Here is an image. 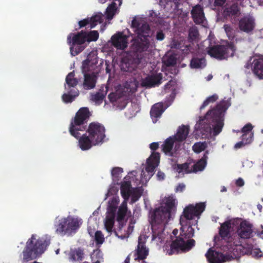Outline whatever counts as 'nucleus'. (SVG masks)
Returning <instances> with one entry per match:
<instances>
[{
  "mask_svg": "<svg viewBox=\"0 0 263 263\" xmlns=\"http://www.w3.org/2000/svg\"><path fill=\"white\" fill-rule=\"evenodd\" d=\"M135 171H132L124 178L121 185V194L124 198V201L120 204L119 198L115 196L109 199L108 201L106 216L104 220L105 229L108 232L112 231L115 223V218L119 222L127 220L131 217V212L127 209V202L129 198H131L132 202H135L140 197L142 190L141 187L132 188V183L137 182L138 180L135 178L136 174Z\"/></svg>",
  "mask_w": 263,
  "mask_h": 263,
  "instance_id": "nucleus-1",
  "label": "nucleus"
},
{
  "mask_svg": "<svg viewBox=\"0 0 263 263\" xmlns=\"http://www.w3.org/2000/svg\"><path fill=\"white\" fill-rule=\"evenodd\" d=\"M204 209V203L190 204L185 207L180 217V223L181 227L180 235L177 236L178 230H174L171 236V242H167L163 246V250L166 254L171 255L180 251H188L195 246V240L191 239L194 236V229L192 227L197 224V219H198Z\"/></svg>",
  "mask_w": 263,
  "mask_h": 263,
  "instance_id": "nucleus-2",
  "label": "nucleus"
},
{
  "mask_svg": "<svg viewBox=\"0 0 263 263\" xmlns=\"http://www.w3.org/2000/svg\"><path fill=\"white\" fill-rule=\"evenodd\" d=\"M177 203V200L174 197H165L162 200L160 206L150 216L149 221L153 233L152 240L158 245L162 243V233L166 224L175 213Z\"/></svg>",
  "mask_w": 263,
  "mask_h": 263,
  "instance_id": "nucleus-3",
  "label": "nucleus"
},
{
  "mask_svg": "<svg viewBox=\"0 0 263 263\" xmlns=\"http://www.w3.org/2000/svg\"><path fill=\"white\" fill-rule=\"evenodd\" d=\"M224 103L222 102V104L217 106L216 109L209 111L204 118L200 120L195 125V129L202 130L205 128L204 124L208 122L210 124L208 129L210 136L218 135L222 130L224 125V112L230 105L228 100L226 105H223Z\"/></svg>",
  "mask_w": 263,
  "mask_h": 263,
  "instance_id": "nucleus-4",
  "label": "nucleus"
},
{
  "mask_svg": "<svg viewBox=\"0 0 263 263\" xmlns=\"http://www.w3.org/2000/svg\"><path fill=\"white\" fill-rule=\"evenodd\" d=\"M105 137L104 127L98 123L89 124L85 134L79 140V146L82 151L103 143Z\"/></svg>",
  "mask_w": 263,
  "mask_h": 263,
  "instance_id": "nucleus-5",
  "label": "nucleus"
},
{
  "mask_svg": "<svg viewBox=\"0 0 263 263\" xmlns=\"http://www.w3.org/2000/svg\"><path fill=\"white\" fill-rule=\"evenodd\" d=\"M131 27L136 34L138 39L141 41L140 48L141 50H147L152 32L146 23L145 18L139 15L135 16L132 21Z\"/></svg>",
  "mask_w": 263,
  "mask_h": 263,
  "instance_id": "nucleus-6",
  "label": "nucleus"
},
{
  "mask_svg": "<svg viewBox=\"0 0 263 263\" xmlns=\"http://www.w3.org/2000/svg\"><path fill=\"white\" fill-rule=\"evenodd\" d=\"M47 245V242L43 239L38 238L36 235H32L27 241L26 250L23 252L24 261H28L43 253Z\"/></svg>",
  "mask_w": 263,
  "mask_h": 263,
  "instance_id": "nucleus-7",
  "label": "nucleus"
},
{
  "mask_svg": "<svg viewBox=\"0 0 263 263\" xmlns=\"http://www.w3.org/2000/svg\"><path fill=\"white\" fill-rule=\"evenodd\" d=\"M82 224V220L77 216L57 218L55 231L60 234H71L75 232Z\"/></svg>",
  "mask_w": 263,
  "mask_h": 263,
  "instance_id": "nucleus-8",
  "label": "nucleus"
},
{
  "mask_svg": "<svg viewBox=\"0 0 263 263\" xmlns=\"http://www.w3.org/2000/svg\"><path fill=\"white\" fill-rule=\"evenodd\" d=\"M88 117L89 111L87 108H82L78 111L69 127V132L72 136L78 138L81 135V133L85 129L84 121Z\"/></svg>",
  "mask_w": 263,
  "mask_h": 263,
  "instance_id": "nucleus-9",
  "label": "nucleus"
},
{
  "mask_svg": "<svg viewBox=\"0 0 263 263\" xmlns=\"http://www.w3.org/2000/svg\"><path fill=\"white\" fill-rule=\"evenodd\" d=\"M159 162L160 154L158 153H152L142 169L140 180L139 181L140 183L145 184L153 176L155 170L158 166Z\"/></svg>",
  "mask_w": 263,
  "mask_h": 263,
  "instance_id": "nucleus-10",
  "label": "nucleus"
},
{
  "mask_svg": "<svg viewBox=\"0 0 263 263\" xmlns=\"http://www.w3.org/2000/svg\"><path fill=\"white\" fill-rule=\"evenodd\" d=\"M241 246L239 245H236L235 248H230V251L233 254L232 255H224L223 254L210 249L206 253L205 256L209 263H224L236 258L241 254Z\"/></svg>",
  "mask_w": 263,
  "mask_h": 263,
  "instance_id": "nucleus-11",
  "label": "nucleus"
},
{
  "mask_svg": "<svg viewBox=\"0 0 263 263\" xmlns=\"http://www.w3.org/2000/svg\"><path fill=\"white\" fill-rule=\"evenodd\" d=\"M208 154V152L206 151L203 158L195 164H193L191 163H189L183 164H175L173 166V169L179 174L202 171L206 166Z\"/></svg>",
  "mask_w": 263,
  "mask_h": 263,
  "instance_id": "nucleus-12",
  "label": "nucleus"
},
{
  "mask_svg": "<svg viewBox=\"0 0 263 263\" xmlns=\"http://www.w3.org/2000/svg\"><path fill=\"white\" fill-rule=\"evenodd\" d=\"M235 51L234 46L227 42H226L222 45L206 48V51L211 57L220 60L232 57L234 54Z\"/></svg>",
  "mask_w": 263,
  "mask_h": 263,
  "instance_id": "nucleus-13",
  "label": "nucleus"
},
{
  "mask_svg": "<svg viewBox=\"0 0 263 263\" xmlns=\"http://www.w3.org/2000/svg\"><path fill=\"white\" fill-rule=\"evenodd\" d=\"M102 60H99L96 51H92L87 56L85 60L83 61L82 65L83 72L97 73L100 70Z\"/></svg>",
  "mask_w": 263,
  "mask_h": 263,
  "instance_id": "nucleus-14",
  "label": "nucleus"
},
{
  "mask_svg": "<svg viewBox=\"0 0 263 263\" xmlns=\"http://www.w3.org/2000/svg\"><path fill=\"white\" fill-rule=\"evenodd\" d=\"M67 43L70 46V54L75 56L82 52L85 46L83 44L85 43L84 36L78 33H70L67 36Z\"/></svg>",
  "mask_w": 263,
  "mask_h": 263,
  "instance_id": "nucleus-15",
  "label": "nucleus"
},
{
  "mask_svg": "<svg viewBox=\"0 0 263 263\" xmlns=\"http://www.w3.org/2000/svg\"><path fill=\"white\" fill-rule=\"evenodd\" d=\"M98 222L96 219L91 217L88 219V232L93 238L96 245L100 246L104 242L105 237L100 231H96L97 228Z\"/></svg>",
  "mask_w": 263,
  "mask_h": 263,
  "instance_id": "nucleus-16",
  "label": "nucleus"
},
{
  "mask_svg": "<svg viewBox=\"0 0 263 263\" xmlns=\"http://www.w3.org/2000/svg\"><path fill=\"white\" fill-rule=\"evenodd\" d=\"M129 34L126 31L119 32L112 36L110 42L112 45L118 49H124L127 46V38Z\"/></svg>",
  "mask_w": 263,
  "mask_h": 263,
  "instance_id": "nucleus-17",
  "label": "nucleus"
},
{
  "mask_svg": "<svg viewBox=\"0 0 263 263\" xmlns=\"http://www.w3.org/2000/svg\"><path fill=\"white\" fill-rule=\"evenodd\" d=\"M237 220L231 219L226 221L221 225L219 229V235L224 239L231 237L235 230V227L237 223Z\"/></svg>",
  "mask_w": 263,
  "mask_h": 263,
  "instance_id": "nucleus-18",
  "label": "nucleus"
},
{
  "mask_svg": "<svg viewBox=\"0 0 263 263\" xmlns=\"http://www.w3.org/2000/svg\"><path fill=\"white\" fill-rule=\"evenodd\" d=\"M180 144L174 136L166 139L162 145L163 152L170 156L173 155L180 147Z\"/></svg>",
  "mask_w": 263,
  "mask_h": 263,
  "instance_id": "nucleus-19",
  "label": "nucleus"
},
{
  "mask_svg": "<svg viewBox=\"0 0 263 263\" xmlns=\"http://www.w3.org/2000/svg\"><path fill=\"white\" fill-rule=\"evenodd\" d=\"M252 68L254 73L260 79H263V56L255 55L253 59Z\"/></svg>",
  "mask_w": 263,
  "mask_h": 263,
  "instance_id": "nucleus-20",
  "label": "nucleus"
},
{
  "mask_svg": "<svg viewBox=\"0 0 263 263\" xmlns=\"http://www.w3.org/2000/svg\"><path fill=\"white\" fill-rule=\"evenodd\" d=\"M103 17V15L102 13H97L90 18H87L79 21V27L82 28L87 25H89L91 28H94L97 25L102 22Z\"/></svg>",
  "mask_w": 263,
  "mask_h": 263,
  "instance_id": "nucleus-21",
  "label": "nucleus"
},
{
  "mask_svg": "<svg viewBox=\"0 0 263 263\" xmlns=\"http://www.w3.org/2000/svg\"><path fill=\"white\" fill-rule=\"evenodd\" d=\"M238 235L242 238H249L252 233V225L247 221H242L237 230Z\"/></svg>",
  "mask_w": 263,
  "mask_h": 263,
  "instance_id": "nucleus-22",
  "label": "nucleus"
},
{
  "mask_svg": "<svg viewBox=\"0 0 263 263\" xmlns=\"http://www.w3.org/2000/svg\"><path fill=\"white\" fill-rule=\"evenodd\" d=\"M162 76L160 73H155L148 76L143 80L141 84L143 86L151 87L161 83Z\"/></svg>",
  "mask_w": 263,
  "mask_h": 263,
  "instance_id": "nucleus-23",
  "label": "nucleus"
},
{
  "mask_svg": "<svg viewBox=\"0 0 263 263\" xmlns=\"http://www.w3.org/2000/svg\"><path fill=\"white\" fill-rule=\"evenodd\" d=\"M239 26L241 30L249 32L252 30L255 26L254 20L251 16H245L240 21Z\"/></svg>",
  "mask_w": 263,
  "mask_h": 263,
  "instance_id": "nucleus-24",
  "label": "nucleus"
},
{
  "mask_svg": "<svg viewBox=\"0 0 263 263\" xmlns=\"http://www.w3.org/2000/svg\"><path fill=\"white\" fill-rule=\"evenodd\" d=\"M83 73L84 76V88L86 89H90L94 88L96 83L97 73L95 72Z\"/></svg>",
  "mask_w": 263,
  "mask_h": 263,
  "instance_id": "nucleus-25",
  "label": "nucleus"
},
{
  "mask_svg": "<svg viewBox=\"0 0 263 263\" xmlns=\"http://www.w3.org/2000/svg\"><path fill=\"white\" fill-rule=\"evenodd\" d=\"M121 4L122 0H114V2L106 8L105 14L108 20H111L114 15L118 13L119 7Z\"/></svg>",
  "mask_w": 263,
  "mask_h": 263,
  "instance_id": "nucleus-26",
  "label": "nucleus"
},
{
  "mask_svg": "<svg viewBox=\"0 0 263 263\" xmlns=\"http://www.w3.org/2000/svg\"><path fill=\"white\" fill-rule=\"evenodd\" d=\"M145 239L146 238L145 236L141 235L139 237V243L136 253L137 256L136 257V259H143L145 258L148 254V249H147L144 244L141 242L142 240H145Z\"/></svg>",
  "mask_w": 263,
  "mask_h": 263,
  "instance_id": "nucleus-27",
  "label": "nucleus"
},
{
  "mask_svg": "<svg viewBox=\"0 0 263 263\" xmlns=\"http://www.w3.org/2000/svg\"><path fill=\"white\" fill-rule=\"evenodd\" d=\"M166 108V107H163V104L161 103H156L153 106L151 111V115L154 123L157 122L158 118L160 117Z\"/></svg>",
  "mask_w": 263,
  "mask_h": 263,
  "instance_id": "nucleus-28",
  "label": "nucleus"
},
{
  "mask_svg": "<svg viewBox=\"0 0 263 263\" xmlns=\"http://www.w3.org/2000/svg\"><path fill=\"white\" fill-rule=\"evenodd\" d=\"M192 14L195 22L197 24H203L205 18L203 9L199 5H196L192 11Z\"/></svg>",
  "mask_w": 263,
  "mask_h": 263,
  "instance_id": "nucleus-29",
  "label": "nucleus"
},
{
  "mask_svg": "<svg viewBox=\"0 0 263 263\" xmlns=\"http://www.w3.org/2000/svg\"><path fill=\"white\" fill-rule=\"evenodd\" d=\"M178 88L176 81L171 80L165 85L164 88V93L168 94L170 97L173 99L175 96L176 90Z\"/></svg>",
  "mask_w": 263,
  "mask_h": 263,
  "instance_id": "nucleus-30",
  "label": "nucleus"
},
{
  "mask_svg": "<svg viewBox=\"0 0 263 263\" xmlns=\"http://www.w3.org/2000/svg\"><path fill=\"white\" fill-rule=\"evenodd\" d=\"M189 128L187 126H181L179 127L176 134L174 136L180 144V142L185 139L189 134Z\"/></svg>",
  "mask_w": 263,
  "mask_h": 263,
  "instance_id": "nucleus-31",
  "label": "nucleus"
},
{
  "mask_svg": "<svg viewBox=\"0 0 263 263\" xmlns=\"http://www.w3.org/2000/svg\"><path fill=\"white\" fill-rule=\"evenodd\" d=\"M79 95L78 89H72L67 93H65L62 96L63 101L65 103H70L73 101Z\"/></svg>",
  "mask_w": 263,
  "mask_h": 263,
  "instance_id": "nucleus-32",
  "label": "nucleus"
},
{
  "mask_svg": "<svg viewBox=\"0 0 263 263\" xmlns=\"http://www.w3.org/2000/svg\"><path fill=\"white\" fill-rule=\"evenodd\" d=\"M84 254L81 249L71 250L69 254V259L71 261H82L84 259Z\"/></svg>",
  "mask_w": 263,
  "mask_h": 263,
  "instance_id": "nucleus-33",
  "label": "nucleus"
},
{
  "mask_svg": "<svg viewBox=\"0 0 263 263\" xmlns=\"http://www.w3.org/2000/svg\"><path fill=\"white\" fill-rule=\"evenodd\" d=\"M252 129L253 126L251 124L249 123L246 124L242 129V137L252 141L253 138V133L252 131Z\"/></svg>",
  "mask_w": 263,
  "mask_h": 263,
  "instance_id": "nucleus-34",
  "label": "nucleus"
},
{
  "mask_svg": "<svg viewBox=\"0 0 263 263\" xmlns=\"http://www.w3.org/2000/svg\"><path fill=\"white\" fill-rule=\"evenodd\" d=\"M81 35L84 36L85 43L96 41L99 37V33L97 31H92L89 33L81 32L79 33Z\"/></svg>",
  "mask_w": 263,
  "mask_h": 263,
  "instance_id": "nucleus-35",
  "label": "nucleus"
},
{
  "mask_svg": "<svg viewBox=\"0 0 263 263\" xmlns=\"http://www.w3.org/2000/svg\"><path fill=\"white\" fill-rule=\"evenodd\" d=\"M74 73L70 72L66 77V85H65L66 90H69L71 87H73L77 85L78 82L77 80L74 78Z\"/></svg>",
  "mask_w": 263,
  "mask_h": 263,
  "instance_id": "nucleus-36",
  "label": "nucleus"
},
{
  "mask_svg": "<svg viewBox=\"0 0 263 263\" xmlns=\"http://www.w3.org/2000/svg\"><path fill=\"white\" fill-rule=\"evenodd\" d=\"M205 64L204 58H194L191 62L190 66L192 68H201L204 67Z\"/></svg>",
  "mask_w": 263,
  "mask_h": 263,
  "instance_id": "nucleus-37",
  "label": "nucleus"
},
{
  "mask_svg": "<svg viewBox=\"0 0 263 263\" xmlns=\"http://www.w3.org/2000/svg\"><path fill=\"white\" fill-rule=\"evenodd\" d=\"M176 55L168 52L163 58V62L167 66L173 65L176 63Z\"/></svg>",
  "mask_w": 263,
  "mask_h": 263,
  "instance_id": "nucleus-38",
  "label": "nucleus"
},
{
  "mask_svg": "<svg viewBox=\"0 0 263 263\" xmlns=\"http://www.w3.org/2000/svg\"><path fill=\"white\" fill-rule=\"evenodd\" d=\"M139 110L140 108L138 104H132L131 108L128 109V111L125 112V115L127 118H130L135 116Z\"/></svg>",
  "mask_w": 263,
  "mask_h": 263,
  "instance_id": "nucleus-39",
  "label": "nucleus"
},
{
  "mask_svg": "<svg viewBox=\"0 0 263 263\" xmlns=\"http://www.w3.org/2000/svg\"><path fill=\"white\" fill-rule=\"evenodd\" d=\"M207 146L206 142H197L193 146V149L196 153H199L205 149Z\"/></svg>",
  "mask_w": 263,
  "mask_h": 263,
  "instance_id": "nucleus-40",
  "label": "nucleus"
},
{
  "mask_svg": "<svg viewBox=\"0 0 263 263\" xmlns=\"http://www.w3.org/2000/svg\"><path fill=\"white\" fill-rule=\"evenodd\" d=\"M92 263H100L102 260L101 253L100 251H94L91 255Z\"/></svg>",
  "mask_w": 263,
  "mask_h": 263,
  "instance_id": "nucleus-41",
  "label": "nucleus"
},
{
  "mask_svg": "<svg viewBox=\"0 0 263 263\" xmlns=\"http://www.w3.org/2000/svg\"><path fill=\"white\" fill-rule=\"evenodd\" d=\"M104 95L102 93L98 92L91 96V100L96 104H100L102 102Z\"/></svg>",
  "mask_w": 263,
  "mask_h": 263,
  "instance_id": "nucleus-42",
  "label": "nucleus"
},
{
  "mask_svg": "<svg viewBox=\"0 0 263 263\" xmlns=\"http://www.w3.org/2000/svg\"><path fill=\"white\" fill-rule=\"evenodd\" d=\"M238 9L237 6L233 5L230 8H227L224 11L225 15H234L237 13Z\"/></svg>",
  "mask_w": 263,
  "mask_h": 263,
  "instance_id": "nucleus-43",
  "label": "nucleus"
},
{
  "mask_svg": "<svg viewBox=\"0 0 263 263\" xmlns=\"http://www.w3.org/2000/svg\"><path fill=\"white\" fill-rule=\"evenodd\" d=\"M123 169L121 167H115L111 171V174L114 179L121 177L123 173Z\"/></svg>",
  "mask_w": 263,
  "mask_h": 263,
  "instance_id": "nucleus-44",
  "label": "nucleus"
},
{
  "mask_svg": "<svg viewBox=\"0 0 263 263\" xmlns=\"http://www.w3.org/2000/svg\"><path fill=\"white\" fill-rule=\"evenodd\" d=\"M218 99V96L216 95H214L211 97H208L203 102L202 105L201 106L200 109H202L209 105L211 103L214 102Z\"/></svg>",
  "mask_w": 263,
  "mask_h": 263,
  "instance_id": "nucleus-45",
  "label": "nucleus"
},
{
  "mask_svg": "<svg viewBox=\"0 0 263 263\" xmlns=\"http://www.w3.org/2000/svg\"><path fill=\"white\" fill-rule=\"evenodd\" d=\"M146 62V60L145 59L143 58L142 57H138L137 58L134 59V63L133 64L134 67H142L143 65Z\"/></svg>",
  "mask_w": 263,
  "mask_h": 263,
  "instance_id": "nucleus-46",
  "label": "nucleus"
},
{
  "mask_svg": "<svg viewBox=\"0 0 263 263\" xmlns=\"http://www.w3.org/2000/svg\"><path fill=\"white\" fill-rule=\"evenodd\" d=\"M251 142H252L251 141H249V140H248L247 139H245V138H243L242 137H241V141L239 142H237V143L235 144V148H241L247 144L251 143Z\"/></svg>",
  "mask_w": 263,
  "mask_h": 263,
  "instance_id": "nucleus-47",
  "label": "nucleus"
},
{
  "mask_svg": "<svg viewBox=\"0 0 263 263\" xmlns=\"http://www.w3.org/2000/svg\"><path fill=\"white\" fill-rule=\"evenodd\" d=\"M198 36V32L195 28L190 29L189 32V37L192 40H196Z\"/></svg>",
  "mask_w": 263,
  "mask_h": 263,
  "instance_id": "nucleus-48",
  "label": "nucleus"
},
{
  "mask_svg": "<svg viewBox=\"0 0 263 263\" xmlns=\"http://www.w3.org/2000/svg\"><path fill=\"white\" fill-rule=\"evenodd\" d=\"M119 92L118 91L115 93L112 92L110 93L108 96V98L110 101L111 102L116 101L118 98H120V97H119Z\"/></svg>",
  "mask_w": 263,
  "mask_h": 263,
  "instance_id": "nucleus-49",
  "label": "nucleus"
},
{
  "mask_svg": "<svg viewBox=\"0 0 263 263\" xmlns=\"http://www.w3.org/2000/svg\"><path fill=\"white\" fill-rule=\"evenodd\" d=\"M224 30L228 35V36L230 38L232 37V34L233 33V31L232 28L228 25L224 26Z\"/></svg>",
  "mask_w": 263,
  "mask_h": 263,
  "instance_id": "nucleus-50",
  "label": "nucleus"
},
{
  "mask_svg": "<svg viewBox=\"0 0 263 263\" xmlns=\"http://www.w3.org/2000/svg\"><path fill=\"white\" fill-rule=\"evenodd\" d=\"M134 67L127 66V64L123 62L121 64V69L124 71H132L134 69Z\"/></svg>",
  "mask_w": 263,
  "mask_h": 263,
  "instance_id": "nucleus-51",
  "label": "nucleus"
},
{
  "mask_svg": "<svg viewBox=\"0 0 263 263\" xmlns=\"http://www.w3.org/2000/svg\"><path fill=\"white\" fill-rule=\"evenodd\" d=\"M118 192V187L114 185L110 187L107 194V195L109 196L110 194H116Z\"/></svg>",
  "mask_w": 263,
  "mask_h": 263,
  "instance_id": "nucleus-52",
  "label": "nucleus"
},
{
  "mask_svg": "<svg viewBox=\"0 0 263 263\" xmlns=\"http://www.w3.org/2000/svg\"><path fill=\"white\" fill-rule=\"evenodd\" d=\"M185 185L183 183L179 184L175 189V191L176 192H182L184 189H185Z\"/></svg>",
  "mask_w": 263,
  "mask_h": 263,
  "instance_id": "nucleus-53",
  "label": "nucleus"
},
{
  "mask_svg": "<svg viewBox=\"0 0 263 263\" xmlns=\"http://www.w3.org/2000/svg\"><path fill=\"white\" fill-rule=\"evenodd\" d=\"M129 86L130 87V88H126L127 90H128V89H130V91H132V92L135 91L136 90V89L137 87V84H136V83L135 82H131Z\"/></svg>",
  "mask_w": 263,
  "mask_h": 263,
  "instance_id": "nucleus-54",
  "label": "nucleus"
},
{
  "mask_svg": "<svg viewBox=\"0 0 263 263\" xmlns=\"http://www.w3.org/2000/svg\"><path fill=\"white\" fill-rule=\"evenodd\" d=\"M236 184L238 186H242L245 184V182L242 178H239L236 180Z\"/></svg>",
  "mask_w": 263,
  "mask_h": 263,
  "instance_id": "nucleus-55",
  "label": "nucleus"
},
{
  "mask_svg": "<svg viewBox=\"0 0 263 263\" xmlns=\"http://www.w3.org/2000/svg\"><path fill=\"white\" fill-rule=\"evenodd\" d=\"M159 143L158 142H153L150 144V148L153 150H156L158 148Z\"/></svg>",
  "mask_w": 263,
  "mask_h": 263,
  "instance_id": "nucleus-56",
  "label": "nucleus"
},
{
  "mask_svg": "<svg viewBox=\"0 0 263 263\" xmlns=\"http://www.w3.org/2000/svg\"><path fill=\"white\" fill-rule=\"evenodd\" d=\"M157 177L158 180H162L164 179L165 177V175L163 173L161 172H158L157 174Z\"/></svg>",
  "mask_w": 263,
  "mask_h": 263,
  "instance_id": "nucleus-57",
  "label": "nucleus"
},
{
  "mask_svg": "<svg viewBox=\"0 0 263 263\" xmlns=\"http://www.w3.org/2000/svg\"><path fill=\"white\" fill-rule=\"evenodd\" d=\"M164 37V34L162 32H158L157 34V39L158 40H162Z\"/></svg>",
  "mask_w": 263,
  "mask_h": 263,
  "instance_id": "nucleus-58",
  "label": "nucleus"
},
{
  "mask_svg": "<svg viewBox=\"0 0 263 263\" xmlns=\"http://www.w3.org/2000/svg\"><path fill=\"white\" fill-rule=\"evenodd\" d=\"M252 254L256 256H261V254H260V251L258 249L255 250L253 252H252Z\"/></svg>",
  "mask_w": 263,
  "mask_h": 263,
  "instance_id": "nucleus-59",
  "label": "nucleus"
},
{
  "mask_svg": "<svg viewBox=\"0 0 263 263\" xmlns=\"http://www.w3.org/2000/svg\"><path fill=\"white\" fill-rule=\"evenodd\" d=\"M226 0H215V4L217 6L222 5L224 2Z\"/></svg>",
  "mask_w": 263,
  "mask_h": 263,
  "instance_id": "nucleus-60",
  "label": "nucleus"
},
{
  "mask_svg": "<svg viewBox=\"0 0 263 263\" xmlns=\"http://www.w3.org/2000/svg\"><path fill=\"white\" fill-rule=\"evenodd\" d=\"M167 2V4L169 5V3L174 2V4H176L177 2L175 0H160V2L162 4L164 2Z\"/></svg>",
  "mask_w": 263,
  "mask_h": 263,
  "instance_id": "nucleus-61",
  "label": "nucleus"
},
{
  "mask_svg": "<svg viewBox=\"0 0 263 263\" xmlns=\"http://www.w3.org/2000/svg\"><path fill=\"white\" fill-rule=\"evenodd\" d=\"M257 235L259 236L262 239H263V230H262L260 233L258 232L257 233Z\"/></svg>",
  "mask_w": 263,
  "mask_h": 263,
  "instance_id": "nucleus-62",
  "label": "nucleus"
},
{
  "mask_svg": "<svg viewBox=\"0 0 263 263\" xmlns=\"http://www.w3.org/2000/svg\"><path fill=\"white\" fill-rule=\"evenodd\" d=\"M130 258L129 256H127L124 261V263H129Z\"/></svg>",
  "mask_w": 263,
  "mask_h": 263,
  "instance_id": "nucleus-63",
  "label": "nucleus"
},
{
  "mask_svg": "<svg viewBox=\"0 0 263 263\" xmlns=\"http://www.w3.org/2000/svg\"><path fill=\"white\" fill-rule=\"evenodd\" d=\"M212 77H212V76L211 74H209V75L207 77V78H206V80H207V81H210V80H211L212 79Z\"/></svg>",
  "mask_w": 263,
  "mask_h": 263,
  "instance_id": "nucleus-64",
  "label": "nucleus"
}]
</instances>
